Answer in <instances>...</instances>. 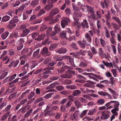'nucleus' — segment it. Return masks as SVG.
I'll use <instances>...</instances> for the list:
<instances>
[{"label": "nucleus", "mask_w": 121, "mask_h": 121, "mask_svg": "<svg viewBox=\"0 0 121 121\" xmlns=\"http://www.w3.org/2000/svg\"><path fill=\"white\" fill-rule=\"evenodd\" d=\"M9 33L7 31H5L1 35V38L3 40L5 39L8 35Z\"/></svg>", "instance_id": "17"}, {"label": "nucleus", "mask_w": 121, "mask_h": 121, "mask_svg": "<svg viewBox=\"0 0 121 121\" xmlns=\"http://www.w3.org/2000/svg\"><path fill=\"white\" fill-rule=\"evenodd\" d=\"M59 78L58 76H57L56 75H53L50 78L51 80H56Z\"/></svg>", "instance_id": "52"}, {"label": "nucleus", "mask_w": 121, "mask_h": 121, "mask_svg": "<svg viewBox=\"0 0 121 121\" xmlns=\"http://www.w3.org/2000/svg\"><path fill=\"white\" fill-rule=\"evenodd\" d=\"M15 78H13L12 76L10 77H6L4 79V81L5 82H7V81L8 82H10L12 81L13 79H14Z\"/></svg>", "instance_id": "40"}, {"label": "nucleus", "mask_w": 121, "mask_h": 121, "mask_svg": "<svg viewBox=\"0 0 121 121\" xmlns=\"http://www.w3.org/2000/svg\"><path fill=\"white\" fill-rule=\"evenodd\" d=\"M66 88L68 89H70L71 90L77 89V87L74 85H70L66 86Z\"/></svg>", "instance_id": "42"}, {"label": "nucleus", "mask_w": 121, "mask_h": 121, "mask_svg": "<svg viewBox=\"0 0 121 121\" xmlns=\"http://www.w3.org/2000/svg\"><path fill=\"white\" fill-rule=\"evenodd\" d=\"M108 1L107 0H104V2L103 1H101L100 5L103 9H104L105 8V7L107 8L108 6Z\"/></svg>", "instance_id": "7"}, {"label": "nucleus", "mask_w": 121, "mask_h": 121, "mask_svg": "<svg viewBox=\"0 0 121 121\" xmlns=\"http://www.w3.org/2000/svg\"><path fill=\"white\" fill-rule=\"evenodd\" d=\"M75 72L69 70H68L65 73L67 78H71L72 76V74H75Z\"/></svg>", "instance_id": "9"}, {"label": "nucleus", "mask_w": 121, "mask_h": 121, "mask_svg": "<svg viewBox=\"0 0 121 121\" xmlns=\"http://www.w3.org/2000/svg\"><path fill=\"white\" fill-rule=\"evenodd\" d=\"M42 54L44 57L49 56L51 54L50 52H48V49L47 47L43 48Z\"/></svg>", "instance_id": "3"}, {"label": "nucleus", "mask_w": 121, "mask_h": 121, "mask_svg": "<svg viewBox=\"0 0 121 121\" xmlns=\"http://www.w3.org/2000/svg\"><path fill=\"white\" fill-rule=\"evenodd\" d=\"M97 93L101 95L105 96L107 95L109 97H111V95L109 94L102 91H99Z\"/></svg>", "instance_id": "21"}, {"label": "nucleus", "mask_w": 121, "mask_h": 121, "mask_svg": "<svg viewBox=\"0 0 121 121\" xmlns=\"http://www.w3.org/2000/svg\"><path fill=\"white\" fill-rule=\"evenodd\" d=\"M91 15L90 16H87L88 19H91L93 20H96L98 18L96 17L94 14H91Z\"/></svg>", "instance_id": "26"}, {"label": "nucleus", "mask_w": 121, "mask_h": 121, "mask_svg": "<svg viewBox=\"0 0 121 121\" xmlns=\"http://www.w3.org/2000/svg\"><path fill=\"white\" fill-rule=\"evenodd\" d=\"M94 33L95 34H96L97 35L99 36L100 35V29H98L93 28L92 29Z\"/></svg>", "instance_id": "20"}, {"label": "nucleus", "mask_w": 121, "mask_h": 121, "mask_svg": "<svg viewBox=\"0 0 121 121\" xmlns=\"http://www.w3.org/2000/svg\"><path fill=\"white\" fill-rule=\"evenodd\" d=\"M112 18L113 20L116 21L117 23H120V21L119 18L118 17L115 16H113Z\"/></svg>", "instance_id": "50"}, {"label": "nucleus", "mask_w": 121, "mask_h": 121, "mask_svg": "<svg viewBox=\"0 0 121 121\" xmlns=\"http://www.w3.org/2000/svg\"><path fill=\"white\" fill-rule=\"evenodd\" d=\"M85 37L88 42H90L92 40L91 37L89 33H87L86 34Z\"/></svg>", "instance_id": "31"}, {"label": "nucleus", "mask_w": 121, "mask_h": 121, "mask_svg": "<svg viewBox=\"0 0 121 121\" xmlns=\"http://www.w3.org/2000/svg\"><path fill=\"white\" fill-rule=\"evenodd\" d=\"M10 38H17L18 37V34L17 32H13L10 34Z\"/></svg>", "instance_id": "24"}, {"label": "nucleus", "mask_w": 121, "mask_h": 121, "mask_svg": "<svg viewBox=\"0 0 121 121\" xmlns=\"http://www.w3.org/2000/svg\"><path fill=\"white\" fill-rule=\"evenodd\" d=\"M30 31V30L28 29H26L23 30L22 31V33L21 34V36L23 37L27 36Z\"/></svg>", "instance_id": "8"}, {"label": "nucleus", "mask_w": 121, "mask_h": 121, "mask_svg": "<svg viewBox=\"0 0 121 121\" xmlns=\"http://www.w3.org/2000/svg\"><path fill=\"white\" fill-rule=\"evenodd\" d=\"M67 50L66 48H60L58 49L56 52L60 54H64L66 52Z\"/></svg>", "instance_id": "10"}, {"label": "nucleus", "mask_w": 121, "mask_h": 121, "mask_svg": "<svg viewBox=\"0 0 121 121\" xmlns=\"http://www.w3.org/2000/svg\"><path fill=\"white\" fill-rule=\"evenodd\" d=\"M88 20L90 23L91 29L92 30L94 28V25L92 21L88 19Z\"/></svg>", "instance_id": "59"}, {"label": "nucleus", "mask_w": 121, "mask_h": 121, "mask_svg": "<svg viewBox=\"0 0 121 121\" xmlns=\"http://www.w3.org/2000/svg\"><path fill=\"white\" fill-rule=\"evenodd\" d=\"M58 46V44L56 43H54L51 44L49 47V49L51 51H52L54 49L56 48Z\"/></svg>", "instance_id": "19"}, {"label": "nucleus", "mask_w": 121, "mask_h": 121, "mask_svg": "<svg viewBox=\"0 0 121 121\" xmlns=\"http://www.w3.org/2000/svg\"><path fill=\"white\" fill-rule=\"evenodd\" d=\"M81 92L79 90H75L72 93V95L74 96L79 95Z\"/></svg>", "instance_id": "29"}, {"label": "nucleus", "mask_w": 121, "mask_h": 121, "mask_svg": "<svg viewBox=\"0 0 121 121\" xmlns=\"http://www.w3.org/2000/svg\"><path fill=\"white\" fill-rule=\"evenodd\" d=\"M45 71L43 73V74H52V72L50 71L48 68V67H45L43 69L42 72Z\"/></svg>", "instance_id": "15"}, {"label": "nucleus", "mask_w": 121, "mask_h": 121, "mask_svg": "<svg viewBox=\"0 0 121 121\" xmlns=\"http://www.w3.org/2000/svg\"><path fill=\"white\" fill-rule=\"evenodd\" d=\"M77 43L79 46L81 48L84 49L86 48V42L85 40H83L82 42L81 41H78Z\"/></svg>", "instance_id": "4"}, {"label": "nucleus", "mask_w": 121, "mask_h": 121, "mask_svg": "<svg viewBox=\"0 0 121 121\" xmlns=\"http://www.w3.org/2000/svg\"><path fill=\"white\" fill-rule=\"evenodd\" d=\"M74 104L75 106L77 107V109H78L79 108L81 107L82 106V104L78 100H75L74 102Z\"/></svg>", "instance_id": "27"}, {"label": "nucleus", "mask_w": 121, "mask_h": 121, "mask_svg": "<svg viewBox=\"0 0 121 121\" xmlns=\"http://www.w3.org/2000/svg\"><path fill=\"white\" fill-rule=\"evenodd\" d=\"M17 94V92H15L11 94L9 97V99L11 100Z\"/></svg>", "instance_id": "51"}, {"label": "nucleus", "mask_w": 121, "mask_h": 121, "mask_svg": "<svg viewBox=\"0 0 121 121\" xmlns=\"http://www.w3.org/2000/svg\"><path fill=\"white\" fill-rule=\"evenodd\" d=\"M96 86V87L101 89L103 88L105 86L104 85L100 83H99L97 84Z\"/></svg>", "instance_id": "62"}, {"label": "nucleus", "mask_w": 121, "mask_h": 121, "mask_svg": "<svg viewBox=\"0 0 121 121\" xmlns=\"http://www.w3.org/2000/svg\"><path fill=\"white\" fill-rule=\"evenodd\" d=\"M64 89V87L62 85H59L57 86L56 89L59 91H61Z\"/></svg>", "instance_id": "44"}, {"label": "nucleus", "mask_w": 121, "mask_h": 121, "mask_svg": "<svg viewBox=\"0 0 121 121\" xmlns=\"http://www.w3.org/2000/svg\"><path fill=\"white\" fill-rule=\"evenodd\" d=\"M25 8V6L24 5H21L18 9V13H20L22 12Z\"/></svg>", "instance_id": "54"}, {"label": "nucleus", "mask_w": 121, "mask_h": 121, "mask_svg": "<svg viewBox=\"0 0 121 121\" xmlns=\"http://www.w3.org/2000/svg\"><path fill=\"white\" fill-rule=\"evenodd\" d=\"M87 65V64L86 63H84L83 61L81 62L80 65V66L82 67H85Z\"/></svg>", "instance_id": "63"}, {"label": "nucleus", "mask_w": 121, "mask_h": 121, "mask_svg": "<svg viewBox=\"0 0 121 121\" xmlns=\"http://www.w3.org/2000/svg\"><path fill=\"white\" fill-rule=\"evenodd\" d=\"M39 4V0H34L32 1L31 4L33 6H34L38 4Z\"/></svg>", "instance_id": "39"}, {"label": "nucleus", "mask_w": 121, "mask_h": 121, "mask_svg": "<svg viewBox=\"0 0 121 121\" xmlns=\"http://www.w3.org/2000/svg\"><path fill=\"white\" fill-rule=\"evenodd\" d=\"M73 13L74 16L76 17H80L82 16V14L77 11H75Z\"/></svg>", "instance_id": "28"}, {"label": "nucleus", "mask_w": 121, "mask_h": 121, "mask_svg": "<svg viewBox=\"0 0 121 121\" xmlns=\"http://www.w3.org/2000/svg\"><path fill=\"white\" fill-rule=\"evenodd\" d=\"M87 5H81L80 9L83 12L85 11L86 9H87Z\"/></svg>", "instance_id": "53"}, {"label": "nucleus", "mask_w": 121, "mask_h": 121, "mask_svg": "<svg viewBox=\"0 0 121 121\" xmlns=\"http://www.w3.org/2000/svg\"><path fill=\"white\" fill-rule=\"evenodd\" d=\"M65 31L69 33V35H72L74 33V30L73 29H70L69 28H68L66 29Z\"/></svg>", "instance_id": "38"}, {"label": "nucleus", "mask_w": 121, "mask_h": 121, "mask_svg": "<svg viewBox=\"0 0 121 121\" xmlns=\"http://www.w3.org/2000/svg\"><path fill=\"white\" fill-rule=\"evenodd\" d=\"M65 12L66 14L68 15H70L71 13V11L70 8L68 7L66 9Z\"/></svg>", "instance_id": "41"}, {"label": "nucleus", "mask_w": 121, "mask_h": 121, "mask_svg": "<svg viewBox=\"0 0 121 121\" xmlns=\"http://www.w3.org/2000/svg\"><path fill=\"white\" fill-rule=\"evenodd\" d=\"M81 26H82L83 31H85V28H88L89 27L88 23L86 19H84L83 22L81 23Z\"/></svg>", "instance_id": "5"}, {"label": "nucleus", "mask_w": 121, "mask_h": 121, "mask_svg": "<svg viewBox=\"0 0 121 121\" xmlns=\"http://www.w3.org/2000/svg\"><path fill=\"white\" fill-rule=\"evenodd\" d=\"M59 9L57 8L52 9L50 13V16H52L58 14L59 12Z\"/></svg>", "instance_id": "6"}, {"label": "nucleus", "mask_w": 121, "mask_h": 121, "mask_svg": "<svg viewBox=\"0 0 121 121\" xmlns=\"http://www.w3.org/2000/svg\"><path fill=\"white\" fill-rule=\"evenodd\" d=\"M75 37L74 35H73L72 36H70L69 38H67L66 37V39L70 41L73 40H75Z\"/></svg>", "instance_id": "58"}, {"label": "nucleus", "mask_w": 121, "mask_h": 121, "mask_svg": "<svg viewBox=\"0 0 121 121\" xmlns=\"http://www.w3.org/2000/svg\"><path fill=\"white\" fill-rule=\"evenodd\" d=\"M105 16L107 19V20H110L111 18L110 12L109 11H108V13L106 14Z\"/></svg>", "instance_id": "56"}, {"label": "nucleus", "mask_w": 121, "mask_h": 121, "mask_svg": "<svg viewBox=\"0 0 121 121\" xmlns=\"http://www.w3.org/2000/svg\"><path fill=\"white\" fill-rule=\"evenodd\" d=\"M13 23L15 24L16 23L18 22L19 21V18L17 16H14L13 19L10 20Z\"/></svg>", "instance_id": "25"}, {"label": "nucleus", "mask_w": 121, "mask_h": 121, "mask_svg": "<svg viewBox=\"0 0 121 121\" xmlns=\"http://www.w3.org/2000/svg\"><path fill=\"white\" fill-rule=\"evenodd\" d=\"M87 11L91 14H95L94 8L91 6L88 5L87 6Z\"/></svg>", "instance_id": "12"}, {"label": "nucleus", "mask_w": 121, "mask_h": 121, "mask_svg": "<svg viewBox=\"0 0 121 121\" xmlns=\"http://www.w3.org/2000/svg\"><path fill=\"white\" fill-rule=\"evenodd\" d=\"M52 28L51 26H50L48 27V29L46 31L47 34L48 35H50L51 32L52 31Z\"/></svg>", "instance_id": "61"}, {"label": "nucleus", "mask_w": 121, "mask_h": 121, "mask_svg": "<svg viewBox=\"0 0 121 121\" xmlns=\"http://www.w3.org/2000/svg\"><path fill=\"white\" fill-rule=\"evenodd\" d=\"M95 110L96 109L95 108L90 110L87 114L88 115H92L95 112Z\"/></svg>", "instance_id": "48"}, {"label": "nucleus", "mask_w": 121, "mask_h": 121, "mask_svg": "<svg viewBox=\"0 0 121 121\" xmlns=\"http://www.w3.org/2000/svg\"><path fill=\"white\" fill-rule=\"evenodd\" d=\"M72 81L69 79H66L61 81L62 84L65 85H69L71 84Z\"/></svg>", "instance_id": "18"}, {"label": "nucleus", "mask_w": 121, "mask_h": 121, "mask_svg": "<svg viewBox=\"0 0 121 121\" xmlns=\"http://www.w3.org/2000/svg\"><path fill=\"white\" fill-rule=\"evenodd\" d=\"M104 30L105 32V35L106 37L107 38H109L110 36L109 33V31L108 29L106 27H104Z\"/></svg>", "instance_id": "36"}, {"label": "nucleus", "mask_w": 121, "mask_h": 121, "mask_svg": "<svg viewBox=\"0 0 121 121\" xmlns=\"http://www.w3.org/2000/svg\"><path fill=\"white\" fill-rule=\"evenodd\" d=\"M16 26V24L13 23L10 20L9 22V24L8 25V27L9 29H11L15 27Z\"/></svg>", "instance_id": "14"}, {"label": "nucleus", "mask_w": 121, "mask_h": 121, "mask_svg": "<svg viewBox=\"0 0 121 121\" xmlns=\"http://www.w3.org/2000/svg\"><path fill=\"white\" fill-rule=\"evenodd\" d=\"M70 22V19L67 17H64L61 21V24L62 27L64 28L65 26L68 25V22Z\"/></svg>", "instance_id": "2"}, {"label": "nucleus", "mask_w": 121, "mask_h": 121, "mask_svg": "<svg viewBox=\"0 0 121 121\" xmlns=\"http://www.w3.org/2000/svg\"><path fill=\"white\" fill-rule=\"evenodd\" d=\"M48 39L47 38L44 41H43L42 42V44L43 45H45L46 44L47 45V44H48L47 45H48L51 42L50 41H48Z\"/></svg>", "instance_id": "47"}, {"label": "nucleus", "mask_w": 121, "mask_h": 121, "mask_svg": "<svg viewBox=\"0 0 121 121\" xmlns=\"http://www.w3.org/2000/svg\"><path fill=\"white\" fill-rule=\"evenodd\" d=\"M46 13V12L44 9H42L40 10L39 12L37 14V16L38 17H39Z\"/></svg>", "instance_id": "33"}, {"label": "nucleus", "mask_w": 121, "mask_h": 121, "mask_svg": "<svg viewBox=\"0 0 121 121\" xmlns=\"http://www.w3.org/2000/svg\"><path fill=\"white\" fill-rule=\"evenodd\" d=\"M65 55L63 56H58L56 58V61H61L63 59H65Z\"/></svg>", "instance_id": "23"}, {"label": "nucleus", "mask_w": 121, "mask_h": 121, "mask_svg": "<svg viewBox=\"0 0 121 121\" xmlns=\"http://www.w3.org/2000/svg\"><path fill=\"white\" fill-rule=\"evenodd\" d=\"M87 54L88 58L91 59L93 58V54L91 51L88 50L87 51Z\"/></svg>", "instance_id": "32"}, {"label": "nucleus", "mask_w": 121, "mask_h": 121, "mask_svg": "<svg viewBox=\"0 0 121 121\" xmlns=\"http://www.w3.org/2000/svg\"><path fill=\"white\" fill-rule=\"evenodd\" d=\"M40 49L39 48L37 49L36 51L34 52L33 57L34 58H35L36 56H37L39 54V52Z\"/></svg>", "instance_id": "46"}, {"label": "nucleus", "mask_w": 121, "mask_h": 121, "mask_svg": "<svg viewBox=\"0 0 121 121\" xmlns=\"http://www.w3.org/2000/svg\"><path fill=\"white\" fill-rule=\"evenodd\" d=\"M66 33L65 31H63L60 33V36L61 38H65L66 39Z\"/></svg>", "instance_id": "49"}, {"label": "nucleus", "mask_w": 121, "mask_h": 121, "mask_svg": "<svg viewBox=\"0 0 121 121\" xmlns=\"http://www.w3.org/2000/svg\"><path fill=\"white\" fill-rule=\"evenodd\" d=\"M45 36V35H42V33L40 35H38V38H35V40H37L38 41H39L41 40H43Z\"/></svg>", "instance_id": "13"}, {"label": "nucleus", "mask_w": 121, "mask_h": 121, "mask_svg": "<svg viewBox=\"0 0 121 121\" xmlns=\"http://www.w3.org/2000/svg\"><path fill=\"white\" fill-rule=\"evenodd\" d=\"M65 59H67L69 62L72 64V63H73V58L71 57L70 56L65 55Z\"/></svg>", "instance_id": "34"}, {"label": "nucleus", "mask_w": 121, "mask_h": 121, "mask_svg": "<svg viewBox=\"0 0 121 121\" xmlns=\"http://www.w3.org/2000/svg\"><path fill=\"white\" fill-rule=\"evenodd\" d=\"M102 113V114L101 117V119L102 120H106L110 117L109 115L105 113L104 112H103Z\"/></svg>", "instance_id": "16"}, {"label": "nucleus", "mask_w": 121, "mask_h": 121, "mask_svg": "<svg viewBox=\"0 0 121 121\" xmlns=\"http://www.w3.org/2000/svg\"><path fill=\"white\" fill-rule=\"evenodd\" d=\"M10 18V17L8 15H6L3 17L2 21L3 22H6L9 20Z\"/></svg>", "instance_id": "35"}, {"label": "nucleus", "mask_w": 121, "mask_h": 121, "mask_svg": "<svg viewBox=\"0 0 121 121\" xmlns=\"http://www.w3.org/2000/svg\"><path fill=\"white\" fill-rule=\"evenodd\" d=\"M60 103L62 104L60 107V110L63 112L66 111V108H69L72 104V102L69 100L68 98H65L61 101Z\"/></svg>", "instance_id": "1"}, {"label": "nucleus", "mask_w": 121, "mask_h": 121, "mask_svg": "<svg viewBox=\"0 0 121 121\" xmlns=\"http://www.w3.org/2000/svg\"><path fill=\"white\" fill-rule=\"evenodd\" d=\"M43 99L42 98H38L37 99L34 101V104H36L38 102L43 101Z\"/></svg>", "instance_id": "60"}, {"label": "nucleus", "mask_w": 121, "mask_h": 121, "mask_svg": "<svg viewBox=\"0 0 121 121\" xmlns=\"http://www.w3.org/2000/svg\"><path fill=\"white\" fill-rule=\"evenodd\" d=\"M86 52V50H83L82 49H81L79 52H77V53L78 54V53H79L80 55H82V56L84 55V53Z\"/></svg>", "instance_id": "55"}, {"label": "nucleus", "mask_w": 121, "mask_h": 121, "mask_svg": "<svg viewBox=\"0 0 121 121\" xmlns=\"http://www.w3.org/2000/svg\"><path fill=\"white\" fill-rule=\"evenodd\" d=\"M10 112H7L2 117L1 120L2 121L5 120L9 116Z\"/></svg>", "instance_id": "30"}, {"label": "nucleus", "mask_w": 121, "mask_h": 121, "mask_svg": "<svg viewBox=\"0 0 121 121\" xmlns=\"http://www.w3.org/2000/svg\"><path fill=\"white\" fill-rule=\"evenodd\" d=\"M112 27L115 29L118 30L120 28L119 27L118 25L117 24L112 23Z\"/></svg>", "instance_id": "45"}, {"label": "nucleus", "mask_w": 121, "mask_h": 121, "mask_svg": "<svg viewBox=\"0 0 121 121\" xmlns=\"http://www.w3.org/2000/svg\"><path fill=\"white\" fill-rule=\"evenodd\" d=\"M40 30L41 31L45 30L47 28V26L44 24H42L40 27Z\"/></svg>", "instance_id": "37"}, {"label": "nucleus", "mask_w": 121, "mask_h": 121, "mask_svg": "<svg viewBox=\"0 0 121 121\" xmlns=\"http://www.w3.org/2000/svg\"><path fill=\"white\" fill-rule=\"evenodd\" d=\"M116 39L119 42H121V36L120 34H118L117 35Z\"/></svg>", "instance_id": "64"}, {"label": "nucleus", "mask_w": 121, "mask_h": 121, "mask_svg": "<svg viewBox=\"0 0 121 121\" xmlns=\"http://www.w3.org/2000/svg\"><path fill=\"white\" fill-rule=\"evenodd\" d=\"M105 102V100L104 99L100 98L97 101L96 104L98 105H102Z\"/></svg>", "instance_id": "22"}, {"label": "nucleus", "mask_w": 121, "mask_h": 121, "mask_svg": "<svg viewBox=\"0 0 121 121\" xmlns=\"http://www.w3.org/2000/svg\"><path fill=\"white\" fill-rule=\"evenodd\" d=\"M53 7V4L51 3H49L47 4L44 7V9L46 10H50Z\"/></svg>", "instance_id": "11"}, {"label": "nucleus", "mask_w": 121, "mask_h": 121, "mask_svg": "<svg viewBox=\"0 0 121 121\" xmlns=\"http://www.w3.org/2000/svg\"><path fill=\"white\" fill-rule=\"evenodd\" d=\"M91 52L93 55H96L97 53V51L96 49L94 47L91 48Z\"/></svg>", "instance_id": "43"}, {"label": "nucleus", "mask_w": 121, "mask_h": 121, "mask_svg": "<svg viewBox=\"0 0 121 121\" xmlns=\"http://www.w3.org/2000/svg\"><path fill=\"white\" fill-rule=\"evenodd\" d=\"M115 37H111L110 39L111 42L113 44H114L116 43V41L115 39Z\"/></svg>", "instance_id": "57"}]
</instances>
